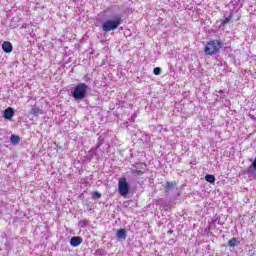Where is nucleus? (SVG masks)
Returning a JSON list of instances; mask_svg holds the SVG:
<instances>
[{
  "instance_id": "obj_1",
  "label": "nucleus",
  "mask_w": 256,
  "mask_h": 256,
  "mask_svg": "<svg viewBox=\"0 0 256 256\" xmlns=\"http://www.w3.org/2000/svg\"><path fill=\"white\" fill-rule=\"evenodd\" d=\"M224 44L220 39H213L206 43L204 46L205 55H209L213 57V55H217L220 53L221 49H223Z\"/></svg>"
},
{
  "instance_id": "obj_2",
  "label": "nucleus",
  "mask_w": 256,
  "mask_h": 256,
  "mask_svg": "<svg viewBox=\"0 0 256 256\" xmlns=\"http://www.w3.org/2000/svg\"><path fill=\"white\" fill-rule=\"evenodd\" d=\"M121 23H123L121 16H117L115 19H108L102 24V30L106 33H109V31H115V29H119Z\"/></svg>"
},
{
  "instance_id": "obj_3",
  "label": "nucleus",
  "mask_w": 256,
  "mask_h": 256,
  "mask_svg": "<svg viewBox=\"0 0 256 256\" xmlns=\"http://www.w3.org/2000/svg\"><path fill=\"white\" fill-rule=\"evenodd\" d=\"M88 86L85 83H80L74 88L73 97L74 99L81 101L85 99V95H87Z\"/></svg>"
},
{
  "instance_id": "obj_4",
  "label": "nucleus",
  "mask_w": 256,
  "mask_h": 256,
  "mask_svg": "<svg viewBox=\"0 0 256 256\" xmlns=\"http://www.w3.org/2000/svg\"><path fill=\"white\" fill-rule=\"evenodd\" d=\"M129 182H127V178L125 177H122L119 179L118 181V191H119V194L122 196V197H125L129 194Z\"/></svg>"
},
{
  "instance_id": "obj_5",
  "label": "nucleus",
  "mask_w": 256,
  "mask_h": 256,
  "mask_svg": "<svg viewBox=\"0 0 256 256\" xmlns=\"http://www.w3.org/2000/svg\"><path fill=\"white\" fill-rule=\"evenodd\" d=\"M3 117H4V119L11 121V119H13V117H15V109H13V107L6 108L4 110Z\"/></svg>"
},
{
  "instance_id": "obj_6",
  "label": "nucleus",
  "mask_w": 256,
  "mask_h": 256,
  "mask_svg": "<svg viewBox=\"0 0 256 256\" xmlns=\"http://www.w3.org/2000/svg\"><path fill=\"white\" fill-rule=\"evenodd\" d=\"M2 51H4V53H13V44L9 41H4L2 44Z\"/></svg>"
},
{
  "instance_id": "obj_7",
  "label": "nucleus",
  "mask_w": 256,
  "mask_h": 256,
  "mask_svg": "<svg viewBox=\"0 0 256 256\" xmlns=\"http://www.w3.org/2000/svg\"><path fill=\"white\" fill-rule=\"evenodd\" d=\"M83 243V238L79 236H74L70 239V245L72 247H79Z\"/></svg>"
},
{
  "instance_id": "obj_8",
  "label": "nucleus",
  "mask_w": 256,
  "mask_h": 256,
  "mask_svg": "<svg viewBox=\"0 0 256 256\" xmlns=\"http://www.w3.org/2000/svg\"><path fill=\"white\" fill-rule=\"evenodd\" d=\"M116 237H118V239H127V230L125 229H119L116 233Z\"/></svg>"
},
{
  "instance_id": "obj_9",
  "label": "nucleus",
  "mask_w": 256,
  "mask_h": 256,
  "mask_svg": "<svg viewBox=\"0 0 256 256\" xmlns=\"http://www.w3.org/2000/svg\"><path fill=\"white\" fill-rule=\"evenodd\" d=\"M31 115H35V117H37L38 115H43V110H41V108L39 107H33L30 110Z\"/></svg>"
},
{
  "instance_id": "obj_10",
  "label": "nucleus",
  "mask_w": 256,
  "mask_h": 256,
  "mask_svg": "<svg viewBox=\"0 0 256 256\" xmlns=\"http://www.w3.org/2000/svg\"><path fill=\"white\" fill-rule=\"evenodd\" d=\"M174 187H175V183H173V182H166V184L164 186L165 193H169V191H171Z\"/></svg>"
},
{
  "instance_id": "obj_11",
  "label": "nucleus",
  "mask_w": 256,
  "mask_h": 256,
  "mask_svg": "<svg viewBox=\"0 0 256 256\" xmlns=\"http://www.w3.org/2000/svg\"><path fill=\"white\" fill-rule=\"evenodd\" d=\"M205 181H207L208 183H215V176L211 174H207L205 176Z\"/></svg>"
},
{
  "instance_id": "obj_12",
  "label": "nucleus",
  "mask_w": 256,
  "mask_h": 256,
  "mask_svg": "<svg viewBox=\"0 0 256 256\" xmlns=\"http://www.w3.org/2000/svg\"><path fill=\"white\" fill-rule=\"evenodd\" d=\"M231 19H233V16L226 17L225 19L221 20L222 27H225L228 23H231Z\"/></svg>"
},
{
  "instance_id": "obj_13",
  "label": "nucleus",
  "mask_w": 256,
  "mask_h": 256,
  "mask_svg": "<svg viewBox=\"0 0 256 256\" xmlns=\"http://www.w3.org/2000/svg\"><path fill=\"white\" fill-rule=\"evenodd\" d=\"M237 246V238H231L228 241V247H236Z\"/></svg>"
},
{
  "instance_id": "obj_14",
  "label": "nucleus",
  "mask_w": 256,
  "mask_h": 256,
  "mask_svg": "<svg viewBox=\"0 0 256 256\" xmlns=\"http://www.w3.org/2000/svg\"><path fill=\"white\" fill-rule=\"evenodd\" d=\"M10 141H11L12 143H19V141H21V138H19V136L13 134V135L10 137Z\"/></svg>"
},
{
  "instance_id": "obj_15",
  "label": "nucleus",
  "mask_w": 256,
  "mask_h": 256,
  "mask_svg": "<svg viewBox=\"0 0 256 256\" xmlns=\"http://www.w3.org/2000/svg\"><path fill=\"white\" fill-rule=\"evenodd\" d=\"M153 73L154 75H161V68L160 67L154 68Z\"/></svg>"
},
{
  "instance_id": "obj_16",
  "label": "nucleus",
  "mask_w": 256,
  "mask_h": 256,
  "mask_svg": "<svg viewBox=\"0 0 256 256\" xmlns=\"http://www.w3.org/2000/svg\"><path fill=\"white\" fill-rule=\"evenodd\" d=\"M93 196L95 197V199H101V193H99L98 191L93 192Z\"/></svg>"
},
{
  "instance_id": "obj_17",
  "label": "nucleus",
  "mask_w": 256,
  "mask_h": 256,
  "mask_svg": "<svg viewBox=\"0 0 256 256\" xmlns=\"http://www.w3.org/2000/svg\"><path fill=\"white\" fill-rule=\"evenodd\" d=\"M132 173H134V175H143V170H133Z\"/></svg>"
},
{
  "instance_id": "obj_18",
  "label": "nucleus",
  "mask_w": 256,
  "mask_h": 256,
  "mask_svg": "<svg viewBox=\"0 0 256 256\" xmlns=\"http://www.w3.org/2000/svg\"><path fill=\"white\" fill-rule=\"evenodd\" d=\"M95 255H103V250L97 249Z\"/></svg>"
},
{
  "instance_id": "obj_19",
  "label": "nucleus",
  "mask_w": 256,
  "mask_h": 256,
  "mask_svg": "<svg viewBox=\"0 0 256 256\" xmlns=\"http://www.w3.org/2000/svg\"><path fill=\"white\" fill-rule=\"evenodd\" d=\"M252 167H253L254 171H256V158L254 159V161L252 163Z\"/></svg>"
},
{
  "instance_id": "obj_20",
  "label": "nucleus",
  "mask_w": 256,
  "mask_h": 256,
  "mask_svg": "<svg viewBox=\"0 0 256 256\" xmlns=\"http://www.w3.org/2000/svg\"><path fill=\"white\" fill-rule=\"evenodd\" d=\"M216 221H219V219H218V218L212 219V222H213V223H216Z\"/></svg>"
}]
</instances>
